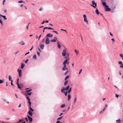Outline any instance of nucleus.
Returning <instances> with one entry per match:
<instances>
[{"mask_svg": "<svg viewBox=\"0 0 123 123\" xmlns=\"http://www.w3.org/2000/svg\"><path fill=\"white\" fill-rule=\"evenodd\" d=\"M83 16L84 18V21L86 22L87 24H88V22L87 20V18L86 15L85 14H84Z\"/></svg>", "mask_w": 123, "mask_h": 123, "instance_id": "nucleus-1", "label": "nucleus"}, {"mask_svg": "<svg viewBox=\"0 0 123 123\" xmlns=\"http://www.w3.org/2000/svg\"><path fill=\"white\" fill-rule=\"evenodd\" d=\"M50 43V42L48 38L46 37L45 41V43L46 44H49Z\"/></svg>", "mask_w": 123, "mask_h": 123, "instance_id": "nucleus-2", "label": "nucleus"}, {"mask_svg": "<svg viewBox=\"0 0 123 123\" xmlns=\"http://www.w3.org/2000/svg\"><path fill=\"white\" fill-rule=\"evenodd\" d=\"M18 72L19 74V76L20 77H21L22 76V71L21 70H19V69H18Z\"/></svg>", "mask_w": 123, "mask_h": 123, "instance_id": "nucleus-3", "label": "nucleus"}, {"mask_svg": "<svg viewBox=\"0 0 123 123\" xmlns=\"http://www.w3.org/2000/svg\"><path fill=\"white\" fill-rule=\"evenodd\" d=\"M92 4L93 5H95V6L93 5H91V6H92L94 8H96V5H97L96 3H95V2L93 1H92Z\"/></svg>", "mask_w": 123, "mask_h": 123, "instance_id": "nucleus-4", "label": "nucleus"}, {"mask_svg": "<svg viewBox=\"0 0 123 123\" xmlns=\"http://www.w3.org/2000/svg\"><path fill=\"white\" fill-rule=\"evenodd\" d=\"M53 35H52L50 33L47 34L46 36V37H53Z\"/></svg>", "mask_w": 123, "mask_h": 123, "instance_id": "nucleus-5", "label": "nucleus"}, {"mask_svg": "<svg viewBox=\"0 0 123 123\" xmlns=\"http://www.w3.org/2000/svg\"><path fill=\"white\" fill-rule=\"evenodd\" d=\"M66 50H63L62 55V56H65L66 55Z\"/></svg>", "mask_w": 123, "mask_h": 123, "instance_id": "nucleus-6", "label": "nucleus"}, {"mask_svg": "<svg viewBox=\"0 0 123 123\" xmlns=\"http://www.w3.org/2000/svg\"><path fill=\"white\" fill-rule=\"evenodd\" d=\"M27 117L29 119V121L30 122H31L32 121V118L31 117L29 116L28 115L27 116Z\"/></svg>", "mask_w": 123, "mask_h": 123, "instance_id": "nucleus-7", "label": "nucleus"}, {"mask_svg": "<svg viewBox=\"0 0 123 123\" xmlns=\"http://www.w3.org/2000/svg\"><path fill=\"white\" fill-rule=\"evenodd\" d=\"M65 90V89H64V87H62V88L61 89V92H62L63 93H64H64H66V92L64 91Z\"/></svg>", "mask_w": 123, "mask_h": 123, "instance_id": "nucleus-8", "label": "nucleus"}, {"mask_svg": "<svg viewBox=\"0 0 123 123\" xmlns=\"http://www.w3.org/2000/svg\"><path fill=\"white\" fill-rule=\"evenodd\" d=\"M102 5L104 6L105 7H108V6H107L106 5V4L105 2H103V3H102Z\"/></svg>", "mask_w": 123, "mask_h": 123, "instance_id": "nucleus-9", "label": "nucleus"}, {"mask_svg": "<svg viewBox=\"0 0 123 123\" xmlns=\"http://www.w3.org/2000/svg\"><path fill=\"white\" fill-rule=\"evenodd\" d=\"M66 66L65 65H63V67L62 68V69L63 71H65L66 70Z\"/></svg>", "mask_w": 123, "mask_h": 123, "instance_id": "nucleus-10", "label": "nucleus"}, {"mask_svg": "<svg viewBox=\"0 0 123 123\" xmlns=\"http://www.w3.org/2000/svg\"><path fill=\"white\" fill-rule=\"evenodd\" d=\"M68 60L67 59H66L64 61V62L63 63V65H66V64L67 62V61H68Z\"/></svg>", "mask_w": 123, "mask_h": 123, "instance_id": "nucleus-11", "label": "nucleus"}, {"mask_svg": "<svg viewBox=\"0 0 123 123\" xmlns=\"http://www.w3.org/2000/svg\"><path fill=\"white\" fill-rule=\"evenodd\" d=\"M0 16L3 17L4 20H6L7 19V18H6V16H5L2 15L1 14H0Z\"/></svg>", "mask_w": 123, "mask_h": 123, "instance_id": "nucleus-12", "label": "nucleus"}, {"mask_svg": "<svg viewBox=\"0 0 123 123\" xmlns=\"http://www.w3.org/2000/svg\"><path fill=\"white\" fill-rule=\"evenodd\" d=\"M40 48L42 49H44V45L43 44H41L40 45Z\"/></svg>", "mask_w": 123, "mask_h": 123, "instance_id": "nucleus-13", "label": "nucleus"}, {"mask_svg": "<svg viewBox=\"0 0 123 123\" xmlns=\"http://www.w3.org/2000/svg\"><path fill=\"white\" fill-rule=\"evenodd\" d=\"M23 85L22 84H19V86H18V87L20 89H21V87H23Z\"/></svg>", "mask_w": 123, "mask_h": 123, "instance_id": "nucleus-14", "label": "nucleus"}, {"mask_svg": "<svg viewBox=\"0 0 123 123\" xmlns=\"http://www.w3.org/2000/svg\"><path fill=\"white\" fill-rule=\"evenodd\" d=\"M95 12L98 15L100 13L97 8H96V10H95Z\"/></svg>", "mask_w": 123, "mask_h": 123, "instance_id": "nucleus-15", "label": "nucleus"}, {"mask_svg": "<svg viewBox=\"0 0 123 123\" xmlns=\"http://www.w3.org/2000/svg\"><path fill=\"white\" fill-rule=\"evenodd\" d=\"M29 114L31 116H32V113L30 111H29L28 112Z\"/></svg>", "mask_w": 123, "mask_h": 123, "instance_id": "nucleus-16", "label": "nucleus"}, {"mask_svg": "<svg viewBox=\"0 0 123 123\" xmlns=\"http://www.w3.org/2000/svg\"><path fill=\"white\" fill-rule=\"evenodd\" d=\"M57 45H58V46H57L58 47V48L59 49H60L61 48V46L60 43L58 42H57Z\"/></svg>", "mask_w": 123, "mask_h": 123, "instance_id": "nucleus-17", "label": "nucleus"}, {"mask_svg": "<svg viewBox=\"0 0 123 123\" xmlns=\"http://www.w3.org/2000/svg\"><path fill=\"white\" fill-rule=\"evenodd\" d=\"M105 8H106V11H110L111 10V9L110 8H109V6L108 7H105Z\"/></svg>", "mask_w": 123, "mask_h": 123, "instance_id": "nucleus-18", "label": "nucleus"}, {"mask_svg": "<svg viewBox=\"0 0 123 123\" xmlns=\"http://www.w3.org/2000/svg\"><path fill=\"white\" fill-rule=\"evenodd\" d=\"M69 85H68L66 87V88L64 87V89H65V90H66V91L68 90L69 89Z\"/></svg>", "mask_w": 123, "mask_h": 123, "instance_id": "nucleus-19", "label": "nucleus"}, {"mask_svg": "<svg viewBox=\"0 0 123 123\" xmlns=\"http://www.w3.org/2000/svg\"><path fill=\"white\" fill-rule=\"evenodd\" d=\"M19 44H21V45H23L25 44V43L23 41H22L19 43Z\"/></svg>", "mask_w": 123, "mask_h": 123, "instance_id": "nucleus-20", "label": "nucleus"}, {"mask_svg": "<svg viewBox=\"0 0 123 123\" xmlns=\"http://www.w3.org/2000/svg\"><path fill=\"white\" fill-rule=\"evenodd\" d=\"M25 66V64H24V63H22L21 64V68L22 69L23 68H24V67Z\"/></svg>", "mask_w": 123, "mask_h": 123, "instance_id": "nucleus-21", "label": "nucleus"}, {"mask_svg": "<svg viewBox=\"0 0 123 123\" xmlns=\"http://www.w3.org/2000/svg\"><path fill=\"white\" fill-rule=\"evenodd\" d=\"M107 104H106L105 105V106L103 110V111H104L105 110L106 108L107 107Z\"/></svg>", "mask_w": 123, "mask_h": 123, "instance_id": "nucleus-22", "label": "nucleus"}, {"mask_svg": "<svg viewBox=\"0 0 123 123\" xmlns=\"http://www.w3.org/2000/svg\"><path fill=\"white\" fill-rule=\"evenodd\" d=\"M116 121L117 122V123H121V121L119 119L118 120H116Z\"/></svg>", "mask_w": 123, "mask_h": 123, "instance_id": "nucleus-23", "label": "nucleus"}, {"mask_svg": "<svg viewBox=\"0 0 123 123\" xmlns=\"http://www.w3.org/2000/svg\"><path fill=\"white\" fill-rule=\"evenodd\" d=\"M71 98V96L70 94H68V101L70 100V99Z\"/></svg>", "mask_w": 123, "mask_h": 123, "instance_id": "nucleus-24", "label": "nucleus"}, {"mask_svg": "<svg viewBox=\"0 0 123 123\" xmlns=\"http://www.w3.org/2000/svg\"><path fill=\"white\" fill-rule=\"evenodd\" d=\"M29 107L30 108V111L32 112L34 111V110L33 109H32V108L31 107Z\"/></svg>", "mask_w": 123, "mask_h": 123, "instance_id": "nucleus-25", "label": "nucleus"}, {"mask_svg": "<svg viewBox=\"0 0 123 123\" xmlns=\"http://www.w3.org/2000/svg\"><path fill=\"white\" fill-rule=\"evenodd\" d=\"M68 80H66L64 83V85L65 86L66 85H67V84L68 83Z\"/></svg>", "mask_w": 123, "mask_h": 123, "instance_id": "nucleus-26", "label": "nucleus"}, {"mask_svg": "<svg viewBox=\"0 0 123 123\" xmlns=\"http://www.w3.org/2000/svg\"><path fill=\"white\" fill-rule=\"evenodd\" d=\"M12 79L11 76V75H9L8 76V79L9 81H11Z\"/></svg>", "mask_w": 123, "mask_h": 123, "instance_id": "nucleus-27", "label": "nucleus"}, {"mask_svg": "<svg viewBox=\"0 0 123 123\" xmlns=\"http://www.w3.org/2000/svg\"><path fill=\"white\" fill-rule=\"evenodd\" d=\"M56 40L55 39H53L50 41L51 42H55Z\"/></svg>", "mask_w": 123, "mask_h": 123, "instance_id": "nucleus-28", "label": "nucleus"}, {"mask_svg": "<svg viewBox=\"0 0 123 123\" xmlns=\"http://www.w3.org/2000/svg\"><path fill=\"white\" fill-rule=\"evenodd\" d=\"M69 75L67 76L65 78V80H66L67 79H68L69 77Z\"/></svg>", "mask_w": 123, "mask_h": 123, "instance_id": "nucleus-29", "label": "nucleus"}, {"mask_svg": "<svg viewBox=\"0 0 123 123\" xmlns=\"http://www.w3.org/2000/svg\"><path fill=\"white\" fill-rule=\"evenodd\" d=\"M32 90V89H30L29 90H26V92H30V91H31Z\"/></svg>", "mask_w": 123, "mask_h": 123, "instance_id": "nucleus-30", "label": "nucleus"}, {"mask_svg": "<svg viewBox=\"0 0 123 123\" xmlns=\"http://www.w3.org/2000/svg\"><path fill=\"white\" fill-rule=\"evenodd\" d=\"M74 51L76 53L77 55H78L79 53V51H78L77 50H75Z\"/></svg>", "mask_w": 123, "mask_h": 123, "instance_id": "nucleus-31", "label": "nucleus"}, {"mask_svg": "<svg viewBox=\"0 0 123 123\" xmlns=\"http://www.w3.org/2000/svg\"><path fill=\"white\" fill-rule=\"evenodd\" d=\"M71 89H72V88L71 87H70L69 90H68V93H69L70 92H71Z\"/></svg>", "mask_w": 123, "mask_h": 123, "instance_id": "nucleus-32", "label": "nucleus"}, {"mask_svg": "<svg viewBox=\"0 0 123 123\" xmlns=\"http://www.w3.org/2000/svg\"><path fill=\"white\" fill-rule=\"evenodd\" d=\"M3 100L4 101L6 102L7 104H8L9 103V101H7L6 99H4Z\"/></svg>", "mask_w": 123, "mask_h": 123, "instance_id": "nucleus-33", "label": "nucleus"}, {"mask_svg": "<svg viewBox=\"0 0 123 123\" xmlns=\"http://www.w3.org/2000/svg\"><path fill=\"white\" fill-rule=\"evenodd\" d=\"M25 93L28 95H31V92H30L28 93V92H25Z\"/></svg>", "mask_w": 123, "mask_h": 123, "instance_id": "nucleus-34", "label": "nucleus"}, {"mask_svg": "<svg viewBox=\"0 0 123 123\" xmlns=\"http://www.w3.org/2000/svg\"><path fill=\"white\" fill-rule=\"evenodd\" d=\"M33 58L34 59H36V55H34L33 57Z\"/></svg>", "mask_w": 123, "mask_h": 123, "instance_id": "nucleus-35", "label": "nucleus"}, {"mask_svg": "<svg viewBox=\"0 0 123 123\" xmlns=\"http://www.w3.org/2000/svg\"><path fill=\"white\" fill-rule=\"evenodd\" d=\"M65 106V104H63L61 106V108H63Z\"/></svg>", "mask_w": 123, "mask_h": 123, "instance_id": "nucleus-36", "label": "nucleus"}, {"mask_svg": "<svg viewBox=\"0 0 123 123\" xmlns=\"http://www.w3.org/2000/svg\"><path fill=\"white\" fill-rule=\"evenodd\" d=\"M77 98L76 97L74 99V103H75L76 102V101Z\"/></svg>", "mask_w": 123, "mask_h": 123, "instance_id": "nucleus-37", "label": "nucleus"}, {"mask_svg": "<svg viewBox=\"0 0 123 123\" xmlns=\"http://www.w3.org/2000/svg\"><path fill=\"white\" fill-rule=\"evenodd\" d=\"M18 80H19V79H18L17 80V84L18 85V86H19Z\"/></svg>", "mask_w": 123, "mask_h": 123, "instance_id": "nucleus-38", "label": "nucleus"}, {"mask_svg": "<svg viewBox=\"0 0 123 123\" xmlns=\"http://www.w3.org/2000/svg\"><path fill=\"white\" fill-rule=\"evenodd\" d=\"M62 116L61 117H60L58 118L57 119V120H60L61 119H62Z\"/></svg>", "mask_w": 123, "mask_h": 123, "instance_id": "nucleus-39", "label": "nucleus"}, {"mask_svg": "<svg viewBox=\"0 0 123 123\" xmlns=\"http://www.w3.org/2000/svg\"><path fill=\"white\" fill-rule=\"evenodd\" d=\"M37 55H38V56H40V53L38 51H37Z\"/></svg>", "mask_w": 123, "mask_h": 123, "instance_id": "nucleus-40", "label": "nucleus"}, {"mask_svg": "<svg viewBox=\"0 0 123 123\" xmlns=\"http://www.w3.org/2000/svg\"><path fill=\"white\" fill-rule=\"evenodd\" d=\"M3 82V80H0V83H2Z\"/></svg>", "mask_w": 123, "mask_h": 123, "instance_id": "nucleus-41", "label": "nucleus"}, {"mask_svg": "<svg viewBox=\"0 0 123 123\" xmlns=\"http://www.w3.org/2000/svg\"><path fill=\"white\" fill-rule=\"evenodd\" d=\"M19 51H17L15 53H14V54L15 55L17 54L18 52H19Z\"/></svg>", "mask_w": 123, "mask_h": 123, "instance_id": "nucleus-42", "label": "nucleus"}, {"mask_svg": "<svg viewBox=\"0 0 123 123\" xmlns=\"http://www.w3.org/2000/svg\"><path fill=\"white\" fill-rule=\"evenodd\" d=\"M56 123H62V122H60V121L58 120L56 121Z\"/></svg>", "mask_w": 123, "mask_h": 123, "instance_id": "nucleus-43", "label": "nucleus"}, {"mask_svg": "<svg viewBox=\"0 0 123 123\" xmlns=\"http://www.w3.org/2000/svg\"><path fill=\"white\" fill-rule=\"evenodd\" d=\"M120 55L122 59L123 58V55L122 54H121Z\"/></svg>", "mask_w": 123, "mask_h": 123, "instance_id": "nucleus-44", "label": "nucleus"}, {"mask_svg": "<svg viewBox=\"0 0 123 123\" xmlns=\"http://www.w3.org/2000/svg\"><path fill=\"white\" fill-rule=\"evenodd\" d=\"M115 97L117 98H118V97L119 95L117 94H115Z\"/></svg>", "mask_w": 123, "mask_h": 123, "instance_id": "nucleus-45", "label": "nucleus"}, {"mask_svg": "<svg viewBox=\"0 0 123 123\" xmlns=\"http://www.w3.org/2000/svg\"><path fill=\"white\" fill-rule=\"evenodd\" d=\"M68 92L66 91V93H64V94L65 95V96H66L67 95Z\"/></svg>", "mask_w": 123, "mask_h": 123, "instance_id": "nucleus-46", "label": "nucleus"}, {"mask_svg": "<svg viewBox=\"0 0 123 123\" xmlns=\"http://www.w3.org/2000/svg\"><path fill=\"white\" fill-rule=\"evenodd\" d=\"M12 81H13V80H11V85H12V86H13V85L12 83Z\"/></svg>", "mask_w": 123, "mask_h": 123, "instance_id": "nucleus-47", "label": "nucleus"}, {"mask_svg": "<svg viewBox=\"0 0 123 123\" xmlns=\"http://www.w3.org/2000/svg\"><path fill=\"white\" fill-rule=\"evenodd\" d=\"M68 70L67 71V72H66L64 73V75H66V74H67L68 73Z\"/></svg>", "mask_w": 123, "mask_h": 123, "instance_id": "nucleus-48", "label": "nucleus"}, {"mask_svg": "<svg viewBox=\"0 0 123 123\" xmlns=\"http://www.w3.org/2000/svg\"><path fill=\"white\" fill-rule=\"evenodd\" d=\"M28 59H27L26 60H25V63H27L28 62Z\"/></svg>", "mask_w": 123, "mask_h": 123, "instance_id": "nucleus-49", "label": "nucleus"}, {"mask_svg": "<svg viewBox=\"0 0 123 123\" xmlns=\"http://www.w3.org/2000/svg\"><path fill=\"white\" fill-rule=\"evenodd\" d=\"M18 2L19 3H22L23 2V1H18Z\"/></svg>", "mask_w": 123, "mask_h": 123, "instance_id": "nucleus-50", "label": "nucleus"}, {"mask_svg": "<svg viewBox=\"0 0 123 123\" xmlns=\"http://www.w3.org/2000/svg\"><path fill=\"white\" fill-rule=\"evenodd\" d=\"M82 69H81L80 70V72H79V74H80L81 73V71H82Z\"/></svg>", "mask_w": 123, "mask_h": 123, "instance_id": "nucleus-51", "label": "nucleus"}, {"mask_svg": "<svg viewBox=\"0 0 123 123\" xmlns=\"http://www.w3.org/2000/svg\"><path fill=\"white\" fill-rule=\"evenodd\" d=\"M48 29L49 30H53V28H51L50 27H48Z\"/></svg>", "mask_w": 123, "mask_h": 123, "instance_id": "nucleus-52", "label": "nucleus"}, {"mask_svg": "<svg viewBox=\"0 0 123 123\" xmlns=\"http://www.w3.org/2000/svg\"><path fill=\"white\" fill-rule=\"evenodd\" d=\"M105 0H101V2L102 3H103V2H105Z\"/></svg>", "mask_w": 123, "mask_h": 123, "instance_id": "nucleus-53", "label": "nucleus"}, {"mask_svg": "<svg viewBox=\"0 0 123 123\" xmlns=\"http://www.w3.org/2000/svg\"><path fill=\"white\" fill-rule=\"evenodd\" d=\"M5 0H4L3 1V5H4V2H5Z\"/></svg>", "mask_w": 123, "mask_h": 123, "instance_id": "nucleus-54", "label": "nucleus"}, {"mask_svg": "<svg viewBox=\"0 0 123 123\" xmlns=\"http://www.w3.org/2000/svg\"><path fill=\"white\" fill-rule=\"evenodd\" d=\"M53 31L55 33H56L57 34H58V33H57V32L56 31Z\"/></svg>", "mask_w": 123, "mask_h": 123, "instance_id": "nucleus-55", "label": "nucleus"}, {"mask_svg": "<svg viewBox=\"0 0 123 123\" xmlns=\"http://www.w3.org/2000/svg\"><path fill=\"white\" fill-rule=\"evenodd\" d=\"M29 105L31 104V102L30 101H28Z\"/></svg>", "mask_w": 123, "mask_h": 123, "instance_id": "nucleus-56", "label": "nucleus"}, {"mask_svg": "<svg viewBox=\"0 0 123 123\" xmlns=\"http://www.w3.org/2000/svg\"><path fill=\"white\" fill-rule=\"evenodd\" d=\"M25 120L27 122L28 121V118H27V117H26L25 118Z\"/></svg>", "mask_w": 123, "mask_h": 123, "instance_id": "nucleus-57", "label": "nucleus"}, {"mask_svg": "<svg viewBox=\"0 0 123 123\" xmlns=\"http://www.w3.org/2000/svg\"><path fill=\"white\" fill-rule=\"evenodd\" d=\"M61 31H65V32H66L67 33V32H66V30H65L62 29H61Z\"/></svg>", "mask_w": 123, "mask_h": 123, "instance_id": "nucleus-58", "label": "nucleus"}, {"mask_svg": "<svg viewBox=\"0 0 123 123\" xmlns=\"http://www.w3.org/2000/svg\"><path fill=\"white\" fill-rule=\"evenodd\" d=\"M42 9H43L41 7L39 9V11H42Z\"/></svg>", "mask_w": 123, "mask_h": 123, "instance_id": "nucleus-59", "label": "nucleus"}, {"mask_svg": "<svg viewBox=\"0 0 123 123\" xmlns=\"http://www.w3.org/2000/svg\"><path fill=\"white\" fill-rule=\"evenodd\" d=\"M66 111V109H63V110L62 111V112H65V111Z\"/></svg>", "mask_w": 123, "mask_h": 123, "instance_id": "nucleus-60", "label": "nucleus"}, {"mask_svg": "<svg viewBox=\"0 0 123 123\" xmlns=\"http://www.w3.org/2000/svg\"><path fill=\"white\" fill-rule=\"evenodd\" d=\"M41 35H40V36H39V37L38 38V40H39L40 38V37H41Z\"/></svg>", "mask_w": 123, "mask_h": 123, "instance_id": "nucleus-61", "label": "nucleus"}, {"mask_svg": "<svg viewBox=\"0 0 123 123\" xmlns=\"http://www.w3.org/2000/svg\"><path fill=\"white\" fill-rule=\"evenodd\" d=\"M110 35L111 36H113V34L111 32H110Z\"/></svg>", "mask_w": 123, "mask_h": 123, "instance_id": "nucleus-62", "label": "nucleus"}, {"mask_svg": "<svg viewBox=\"0 0 123 123\" xmlns=\"http://www.w3.org/2000/svg\"><path fill=\"white\" fill-rule=\"evenodd\" d=\"M29 52H27V53H26L25 54V55H26L27 54H29Z\"/></svg>", "mask_w": 123, "mask_h": 123, "instance_id": "nucleus-63", "label": "nucleus"}, {"mask_svg": "<svg viewBox=\"0 0 123 123\" xmlns=\"http://www.w3.org/2000/svg\"><path fill=\"white\" fill-rule=\"evenodd\" d=\"M18 107H21V104H20L18 106Z\"/></svg>", "mask_w": 123, "mask_h": 123, "instance_id": "nucleus-64", "label": "nucleus"}]
</instances>
